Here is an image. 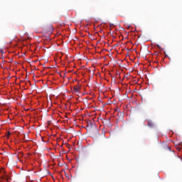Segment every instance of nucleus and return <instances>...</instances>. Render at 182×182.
I'll use <instances>...</instances> for the list:
<instances>
[{
	"label": "nucleus",
	"instance_id": "f257e3e1",
	"mask_svg": "<svg viewBox=\"0 0 182 182\" xmlns=\"http://www.w3.org/2000/svg\"><path fill=\"white\" fill-rule=\"evenodd\" d=\"M74 93H80V85H77L72 88Z\"/></svg>",
	"mask_w": 182,
	"mask_h": 182
},
{
	"label": "nucleus",
	"instance_id": "f03ea898",
	"mask_svg": "<svg viewBox=\"0 0 182 182\" xmlns=\"http://www.w3.org/2000/svg\"><path fill=\"white\" fill-rule=\"evenodd\" d=\"M47 31H48V32H49L50 33H52V32H53V26L49 25V26L47 27Z\"/></svg>",
	"mask_w": 182,
	"mask_h": 182
},
{
	"label": "nucleus",
	"instance_id": "7ed1b4c3",
	"mask_svg": "<svg viewBox=\"0 0 182 182\" xmlns=\"http://www.w3.org/2000/svg\"><path fill=\"white\" fill-rule=\"evenodd\" d=\"M148 126H149V127H153V126H154L153 122H148Z\"/></svg>",
	"mask_w": 182,
	"mask_h": 182
},
{
	"label": "nucleus",
	"instance_id": "423d86ee",
	"mask_svg": "<svg viewBox=\"0 0 182 182\" xmlns=\"http://www.w3.org/2000/svg\"><path fill=\"white\" fill-rule=\"evenodd\" d=\"M11 134L10 132H8V136H9Z\"/></svg>",
	"mask_w": 182,
	"mask_h": 182
},
{
	"label": "nucleus",
	"instance_id": "6e6552de",
	"mask_svg": "<svg viewBox=\"0 0 182 182\" xmlns=\"http://www.w3.org/2000/svg\"><path fill=\"white\" fill-rule=\"evenodd\" d=\"M0 52H2V49L0 48Z\"/></svg>",
	"mask_w": 182,
	"mask_h": 182
},
{
	"label": "nucleus",
	"instance_id": "20e7f679",
	"mask_svg": "<svg viewBox=\"0 0 182 182\" xmlns=\"http://www.w3.org/2000/svg\"><path fill=\"white\" fill-rule=\"evenodd\" d=\"M4 173H5V171L4 170V168L0 169V174Z\"/></svg>",
	"mask_w": 182,
	"mask_h": 182
},
{
	"label": "nucleus",
	"instance_id": "39448f33",
	"mask_svg": "<svg viewBox=\"0 0 182 182\" xmlns=\"http://www.w3.org/2000/svg\"><path fill=\"white\" fill-rule=\"evenodd\" d=\"M1 178H4V180H8V178L6 176H2Z\"/></svg>",
	"mask_w": 182,
	"mask_h": 182
},
{
	"label": "nucleus",
	"instance_id": "0eeeda50",
	"mask_svg": "<svg viewBox=\"0 0 182 182\" xmlns=\"http://www.w3.org/2000/svg\"><path fill=\"white\" fill-rule=\"evenodd\" d=\"M156 46H157V48H160V46H159V45H156Z\"/></svg>",
	"mask_w": 182,
	"mask_h": 182
}]
</instances>
